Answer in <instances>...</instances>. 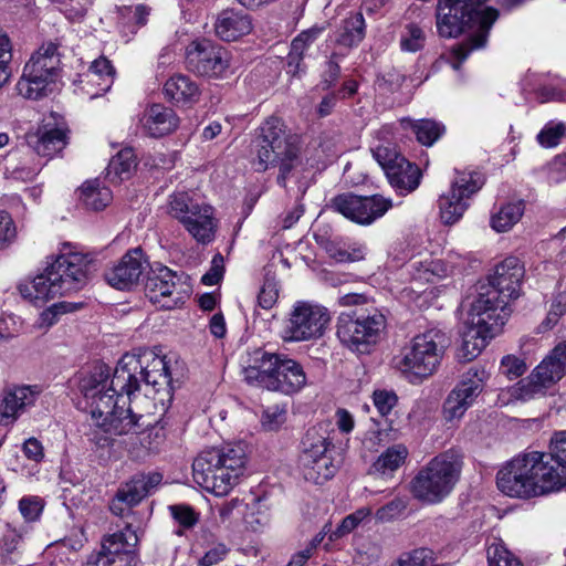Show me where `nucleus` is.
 Returning <instances> with one entry per match:
<instances>
[{"label":"nucleus","mask_w":566,"mask_h":566,"mask_svg":"<svg viewBox=\"0 0 566 566\" xmlns=\"http://www.w3.org/2000/svg\"><path fill=\"white\" fill-rule=\"evenodd\" d=\"M170 363L166 355L139 348L125 354L112 375L106 365L99 364L83 377L80 390L95 427L88 434L90 440L104 448L117 436L138 433L153 427L157 419L135 412L130 403L142 389L145 397L153 395L154 405L159 402L163 409L171 402L174 368Z\"/></svg>","instance_id":"1"},{"label":"nucleus","mask_w":566,"mask_h":566,"mask_svg":"<svg viewBox=\"0 0 566 566\" xmlns=\"http://www.w3.org/2000/svg\"><path fill=\"white\" fill-rule=\"evenodd\" d=\"M488 0H439L437 7V29L443 38H457L464 29L476 30L452 53L457 59L452 66L458 70L461 63L474 51L485 46L490 30L499 18L492 7L483 8Z\"/></svg>","instance_id":"2"},{"label":"nucleus","mask_w":566,"mask_h":566,"mask_svg":"<svg viewBox=\"0 0 566 566\" xmlns=\"http://www.w3.org/2000/svg\"><path fill=\"white\" fill-rule=\"evenodd\" d=\"M94 271V260L87 254H62L45 269L44 273L34 277L31 284L21 286L20 291L25 298L35 304L44 303L50 298L83 289Z\"/></svg>","instance_id":"3"},{"label":"nucleus","mask_w":566,"mask_h":566,"mask_svg":"<svg viewBox=\"0 0 566 566\" xmlns=\"http://www.w3.org/2000/svg\"><path fill=\"white\" fill-rule=\"evenodd\" d=\"M248 384L284 395L298 392L306 385L302 365L285 354L256 348L249 353L243 368Z\"/></svg>","instance_id":"4"},{"label":"nucleus","mask_w":566,"mask_h":566,"mask_svg":"<svg viewBox=\"0 0 566 566\" xmlns=\"http://www.w3.org/2000/svg\"><path fill=\"white\" fill-rule=\"evenodd\" d=\"M245 461L242 444L205 450L192 463L193 480L217 496L227 495L243 474Z\"/></svg>","instance_id":"5"},{"label":"nucleus","mask_w":566,"mask_h":566,"mask_svg":"<svg viewBox=\"0 0 566 566\" xmlns=\"http://www.w3.org/2000/svg\"><path fill=\"white\" fill-rule=\"evenodd\" d=\"M296 137L287 134L282 119L270 117L261 127L258 138V159L261 169L279 165V185L285 187L289 175L301 166Z\"/></svg>","instance_id":"6"},{"label":"nucleus","mask_w":566,"mask_h":566,"mask_svg":"<svg viewBox=\"0 0 566 566\" xmlns=\"http://www.w3.org/2000/svg\"><path fill=\"white\" fill-rule=\"evenodd\" d=\"M524 266L516 256H509L499 263L488 284L476 287V296L470 304L474 311H494V314H505V322L511 315L509 302L520 296Z\"/></svg>","instance_id":"7"},{"label":"nucleus","mask_w":566,"mask_h":566,"mask_svg":"<svg viewBox=\"0 0 566 566\" xmlns=\"http://www.w3.org/2000/svg\"><path fill=\"white\" fill-rule=\"evenodd\" d=\"M499 490L507 496L528 499L554 492L537 451L518 455L504 465L496 475Z\"/></svg>","instance_id":"8"},{"label":"nucleus","mask_w":566,"mask_h":566,"mask_svg":"<svg viewBox=\"0 0 566 566\" xmlns=\"http://www.w3.org/2000/svg\"><path fill=\"white\" fill-rule=\"evenodd\" d=\"M461 470L462 461L455 452L440 453L412 479L410 490L413 497L428 504L440 503L454 489Z\"/></svg>","instance_id":"9"},{"label":"nucleus","mask_w":566,"mask_h":566,"mask_svg":"<svg viewBox=\"0 0 566 566\" xmlns=\"http://www.w3.org/2000/svg\"><path fill=\"white\" fill-rule=\"evenodd\" d=\"M450 345L451 338L443 329L429 328L411 339L396 359V367L407 376L424 379L437 371Z\"/></svg>","instance_id":"10"},{"label":"nucleus","mask_w":566,"mask_h":566,"mask_svg":"<svg viewBox=\"0 0 566 566\" xmlns=\"http://www.w3.org/2000/svg\"><path fill=\"white\" fill-rule=\"evenodd\" d=\"M59 44L43 43L23 67L22 75L17 83L19 95L29 99H39L51 92L60 72Z\"/></svg>","instance_id":"11"},{"label":"nucleus","mask_w":566,"mask_h":566,"mask_svg":"<svg viewBox=\"0 0 566 566\" xmlns=\"http://www.w3.org/2000/svg\"><path fill=\"white\" fill-rule=\"evenodd\" d=\"M385 328L386 318L378 310H355L339 314L336 334L352 350L366 353L378 343Z\"/></svg>","instance_id":"12"},{"label":"nucleus","mask_w":566,"mask_h":566,"mask_svg":"<svg viewBox=\"0 0 566 566\" xmlns=\"http://www.w3.org/2000/svg\"><path fill=\"white\" fill-rule=\"evenodd\" d=\"M566 374V343L553 352L524 379L511 389L512 397L527 401L544 397Z\"/></svg>","instance_id":"13"},{"label":"nucleus","mask_w":566,"mask_h":566,"mask_svg":"<svg viewBox=\"0 0 566 566\" xmlns=\"http://www.w3.org/2000/svg\"><path fill=\"white\" fill-rule=\"evenodd\" d=\"M494 311H474L469 304L467 327L462 333V344L457 357L460 361H471L486 346L488 339L494 337L505 324V314H494Z\"/></svg>","instance_id":"14"},{"label":"nucleus","mask_w":566,"mask_h":566,"mask_svg":"<svg viewBox=\"0 0 566 566\" xmlns=\"http://www.w3.org/2000/svg\"><path fill=\"white\" fill-rule=\"evenodd\" d=\"M303 451L300 455V463L303 468L304 478L315 484H323L335 475L338 464L334 462L326 437L321 434L316 428L306 431L302 441Z\"/></svg>","instance_id":"15"},{"label":"nucleus","mask_w":566,"mask_h":566,"mask_svg":"<svg viewBox=\"0 0 566 566\" xmlns=\"http://www.w3.org/2000/svg\"><path fill=\"white\" fill-rule=\"evenodd\" d=\"M148 300L164 310H172L185 302L189 290L184 275L158 264L150 268L145 283Z\"/></svg>","instance_id":"16"},{"label":"nucleus","mask_w":566,"mask_h":566,"mask_svg":"<svg viewBox=\"0 0 566 566\" xmlns=\"http://www.w3.org/2000/svg\"><path fill=\"white\" fill-rule=\"evenodd\" d=\"M231 64V54L210 40L192 41L186 49V66L191 73L206 78H222Z\"/></svg>","instance_id":"17"},{"label":"nucleus","mask_w":566,"mask_h":566,"mask_svg":"<svg viewBox=\"0 0 566 566\" xmlns=\"http://www.w3.org/2000/svg\"><path fill=\"white\" fill-rule=\"evenodd\" d=\"M329 315L325 307L306 302L295 304L284 328V339L304 342L323 336Z\"/></svg>","instance_id":"18"},{"label":"nucleus","mask_w":566,"mask_h":566,"mask_svg":"<svg viewBox=\"0 0 566 566\" xmlns=\"http://www.w3.org/2000/svg\"><path fill=\"white\" fill-rule=\"evenodd\" d=\"M163 481L158 472H138L123 482L109 503L111 512L122 518L135 516L133 509L146 499Z\"/></svg>","instance_id":"19"},{"label":"nucleus","mask_w":566,"mask_h":566,"mask_svg":"<svg viewBox=\"0 0 566 566\" xmlns=\"http://www.w3.org/2000/svg\"><path fill=\"white\" fill-rule=\"evenodd\" d=\"M391 207V200L380 195L361 197L350 192L334 197L329 203V208L334 211L363 226L371 224L375 220L382 217Z\"/></svg>","instance_id":"20"},{"label":"nucleus","mask_w":566,"mask_h":566,"mask_svg":"<svg viewBox=\"0 0 566 566\" xmlns=\"http://www.w3.org/2000/svg\"><path fill=\"white\" fill-rule=\"evenodd\" d=\"M484 184L480 172H461L452 182L448 193L439 199L440 218L446 224L458 222L469 207L468 199Z\"/></svg>","instance_id":"21"},{"label":"nucleus","mask_w":566,"mask_h":566,"mask_svg":"<svg viewBox=\"0 0 566 566\" xmlns=\"http://www.w3.org/2000/svg\"><path fill=\"white\" fill-rule=\"evenodd\" d=\"M488 378L489 374L481 366H473L465 371L444 400V418L448 421L460 419L483 391Z\"/></svg>","instance_id":"22"},{"label":"nucleus","mask_w":566,"mask_h":566,"mask_svg":"<svg viewBox=\"0 0 566 566\" xmlns=\"http://www.w3.org/2000/svg\"><path fill=\"white\" fill-rule=\"evenodd\" d=\"M27 145L39 156L53 157L66 145V126L62 117L51 113L35 130L25 135Z\"/></svg>","instance_id":"23"},{"label":"nucleus","mask_w":566,"mask_h":566,"mask_svg":"<svg viewBox=\"0 0 566 566\" xmlns=\"http://www.w3.org/2000/svg\"><path fill=\"white\" fill-rule=\"evenodd\" d=\"M147 266L143 250L134 248L128 250L117 264L105 272V280L117 290L128 291L139 283Z\"/></svg>","instance_id":"24"},{"label":"nucleus","mask_w":566,"mask_h":566,"mask_svg":"<svg viewBox=\"0 0 566 566\" xmlns=\"http://www.w3.org/2000/svg\"><path fill=\"white\" fill-rule=\"evenodd\" d=\"M41 390L38 386L11 385L0 394V426H11L30 407L34 406Z\"/></svg>","instance_id":"25"},{"label":"nucleus","mask_w":566,"mask_h":566,"mask_svg":"<svg viewBox=\"0 0 566 566\" xmlns=\"http://www.w3.org/2000/svg\"><path fill=\"white\" fill-rule=\"evenodd\" d=\"M136 528L128 521L122 530L106 536L102 544V554L107 556L111 566H133L136 563L135 551L138 544Z\"/></svg>","instance_id":"26"},{"label":"nucleus","mask_w":566,"mask_h":566,"mask_svg":"<svg viewBox=\"0 0 566 566\" xmlns=\"http://www.w3.org/2000/svg\"><path fill=\"white\" fill-rule=\"evenodd\" d=\"M544 471L555 491L566 485V430L552 434L548 452H538Z\"/></svg>","instance_id":"27"},{"label":"nucleus","mask_w":566,"mask_h":566,"mask_svg":"<svg viewBox=\"0 0 566 566\" xmlns=\"http://www.w3.org/2000/svg\"><path fill=\"white\" fill-rule=\"evenodd\" d=\"M252 30L251 18L233 9L223 10L214 22V32L222 41H235Z\"/></svg>","instance_id":"28"},{"label":"nucleus","mask_w":566,"mask_h":566,"mask_svg":"<svg viewBox=\"0 0 566 566\" xmlns=\"http://www.w3.org/2000/svg\"><path fill=\"white\" fill-rule=\"evenodd\" d=\"M143 126L151 137H161L172 133L179 125L176 113L161 104H153L146 109Z\"/></svg>","instance_id":"29"},{"label":"nucleus","mask_w":566,"mask_h":566,"mask_svg":"<svg viewBox=\"0 0 566 566\" xmlns=\"http://www.w3.org/2000/svg\"><path fill=\"white\" fill-rule=\"evenodd\" d=\"M182 227L201 244H208L214 240L218 221L214 218V209L210 205L203 206L189 217Z\"/></svg>","instance_id":"30"},{"label":"nucleus","mask_w":566,"mask_h":566,"mask_svg":"<svg viewBox=\"0 0 566 566\" xmlns=\"http://www.w3.org/2000/svg\"><path fill=\"white\" fill-rule=\"evenodd\" d=\"M164 94L177 105H192L200 98L198 84L184 74L169 77L164 85Z\"/></svg>","instance_id":"31"},{"label":"nucleus","mask_w":566,"mask_h":566,"mask_svg":"<svg viewBox=\"0 0 566 566\" xmlns=\"http://www.w3.org/2000/svg\"><path fill=\"white\" fill-rule=\"evenodd\" d=\"M396 166L390 167L387 176L389 184L402 192L413 191L420 182L421 172L419 168L406 158L399 159Z\"/></svg>","instance_id":"32"},{"label":"nucleus","mask_w":566,"mask_h":566,"mask_svg":"<svg viewBox=\"0 0 566 566\" xmlns=\"http://www.w3.org/2000/svg\"><path fill=\"white\" fill-rule=\"evenodd\" d=\"M207 203L195 199L186 191L174 192L167 202V213L182 224Z\"/></svg>","instance_id":"33"},{"label":"nucleus","mask_w":566,"mask_h":566,"mask_svg":"<svg viewBox=\"0 0 566 566\" xmlns=\"http://www.w3.org/2000/svg\"><path fill=\"white\" fill-rule=\"evenodd\" d=\"M115 70L106 57H98L92 62L87 73L85 74L88 84H96L98 90L92 92V97H97L107 92L114 80Z\"/></svg>","instance_id":"34"},{"label":"nucleus","mask_w":566,"mask_h":566,"mask_svg":"<svg viewBox=\"0 0 566 566\" xmlns=\"http://www.w3.org/2000/svg\"><path fill=\"white\" fill-rule=\"evenodd\" d=\"M401 123L405 127H409L417 140L424 146H432L446 132L444 125L433 119L406 118Z\"/></svg>","instance_id":"35"},{"label":"nucleus","mask_w":566,"mask_h":566,"mask_svg":"<svg viewBox=\"0 0 566 566\" xmlns=\"http://www.w3.org/2000/svg\"><path fill=\"white\" fill-rule=\"evenodd\" d=\"M365 27L363 13H352L343 21L338 30L337 42L348 48L357 45L365 36Z\"/></svg>","instance_id":"36"},{"label":"nucleus","mask_w":566,"mask_h":566,"mask_svg":"<svg viewBox=\"0 0 566 566\" xmlns=\"http://www.w3.org/2000/svg\"><path fill=\"white\" fill-rule=\"evenodd\" d=\"M408 449L403 444H395L382 452L370 467V473L381 475L396 471L406 460Z\"/></svg>","instance_id":"37"},{"label":"nucleus","mask_w":566,"mask_h":566,"mask_svg":"<svg viewBox=\"0 0 566 566\" xmlns=\"http://www.w3.org/2000/svg\"><path fill=\"white\" fill-rule=\"evenodd\" d=\"M136 157L132 148H124L114 156L107 167L111 181L128 179L136 168Z\"/></svg>","instance_id":"38"},{"label":"nucleus","mask_w":566,"mask_h":566,"mask_svg":"<svg viewBox=\"0 0 566 566\" xmlns=\"http://www.w3.org/2000/svg\"><path fill=\"white\" fill-rule=\"evenodd\" d=\"M81 198L88 209L98 211L109 205L113 196L109 188L102 187L97 180H91L82 186Z\"/></svg>","instance_id":"39"},{"label":"nucleus","mask_w":566,"mask_h":566,"mask_svg":"<svg viewBox=\"0 0 566 566\" xmlns=\"http://www.w3.org/2000/svg\"><path fill=\"white\" fill-rule=\"evenodd\" d=\"M523 211V202L507 203L491 218V226L497 232H505L521 219Z\"/></svg>","instance_id":"40"},{"label":"nucleus","mask_w":566,"mask_h":566,"mask_svg":"<svg viewBox=\"0 0 566 566\" xmlns=\"http://www.w3.org/2000/svg\"><path fill=\"white\" fill-rule=\"evenodd\" d=\"M326 253L337 262H356L364 259L365 252L360 245L347 247L337 240L324 242Z\"/></svg>","instance_id":"41"},{"label":"nucleus","mask_w":566,"mask_h":566,"mask_svg":"<svg viewBox=\"0 0 566 566\" xmlns=\"http://www.w3.org/2000/svg\"><path fill=\"white\" fill-rule=\"evenodd\" d=\"M370 514L371 510L369 507H361L347 515L342 520L337 528L331 533L329 541L334 542L349 534Z\"/></svg>","instance_id":"42"},{"label":"nucleus","mask_w":566,"mask_h":566,"mask_svg":"<svg viewBox=\"0 0 566 566\" xmlns=\"http://www.w3.org/2000/svg\"><path fill=\"white\" fill-rule=\"evenodd\" d=\"M168 510L174 520L185 528L193 527L199 521V514L188 504H172Z\"/></svg>","instance_id":"43"},{"label":"nucleus","mask_w":566,"mask_h":566,"mask_svg":"<svg viewBox=\"0 0 566 566\" xmlns=\"http://www.w3.org/2000/svg\"><path fill=\"white\" fill-rule=\"evenodd\" d=\"M230 553V548L222 542H211L207 545L199 566H214L221 563Z\"/></svg>","instance_id":"44"},{"label":"nucleus","mask_w":566,"mask_h":566,"mask_svg":"<svg viewBox=\"0 0 566 566\" xmlns=\"http://www.w3.org/2000/svg\"><path fill=\"white\" fill-rule=\"evenodd\" d=\"M566 136L564 123L547 124L537 135L538 143L544 147H555Z\"/></svg>","instance_id":"45"},{"label":"nucleus","mask_w":566,"mask_h":566,"mask_svg":"<svg viewBox=\"0 0 566 566\" xmlns=\"http://www.w3.org/2000/svg\"><path fill=\"white\" fill-rule=\"evenodd\" d=\"M306 51L307 48L304 45L302 38L296 36L291 43V50L286 57L287 73L296 75L303 71L302 61Z\"/></svg>","instance_id":"46"},{"label":"nucleus","mask_w":566,"mask_h":566,"mask_svg":"<svg viewBox=\"0 0 566 566\" xmlns=\"http://www.w3.org/2000/svg\"><path fill=\"white\" fill-rule=\"evenodd\" d=\"M488 560L489 566H523L522 563L502 545H492L488 548Z\"/></svg>","instance_id":"47"},{"label":"nucleus","mask_w":566,"mask_h":566,"mask_svg":"<svg viewBox=\"0 0 566 566\" xmlns=\"http://www.w3.org/2000/svg\"><path fill=\"white\" fill-rule=\"evenodd\" d=\"M424 39V33L418 25L408 24L400 41L401 49L407 52H417L423 48Z\"/></svg>","instance_id":"48"},{"label":"nucleus","mask_w":566,"mask_h":566,"mask_svg":"<svg viewBox=\"0 0 566 566\" xmlns=\"http://www.w3.org/2000/svg\"><path fill=\"white\" fill-rule=\"evenodd\" d=\"M371 151L374 158L382 168L386 175L388 174L390 167L396 166L398 163H400L399 159L405 158L394 147L389 146H378Z\"/></svg>","instance_id":"49"},{"label":"nucleus","mask_w":566,"mask_h":566,"mask_svg":"<svg viewBox=\"0 0 566 566\" xmlns=\"http://www.w3.org/2000/svg\"><path fill=\"white\" fill-rule=\"evenodd\" d=\"M52 2L60 3V10L71 21L81 20L87 11L90 6L88 0H51Z\"/></svg>","instance_id":"50"},{"label":"nucleus","mask_w":566,"mask_h":566,"mask_svg":"<svg viewBox=\"0 0 566 566\" xmlns=\"http://www.w3.org/2000/svg\"><path fill=\"white\" fill-rule=\"evenodd\" d=\"M399 560L406 566H431L433 562V552L421 547L408 553H403Z\"/></svg>","instance_id":"51"},{"label":"nucleus","mask_w":566,"mask_h":566,"mask_svg":"<svg viewBox=\"0 0 566 566\" xmlns=\"http://www.w3.org/2000/svg\"><path fill=\"white\" fill-rule=\"evenodd\" d=\"M286 420V410L280 406L269 407L264 410L261 419L263 429L268 431L277 430Z\"/></svg>","instance_id":"52"},{"label":"nucleus","mask_w":566,"mask_h":566,"mask_svg":"<svg viewBox=\"0 0 566 566\" xmlns=\"http://www.w3.org/2000/svg\"><path fill=\"white\" fill-rule=\"evenodd\" d=\"M500 368L501 373L509 379H516L527 370V366L524 359L514 355L504 356L501 360Z\"/></svg>","instance_id":"53"},{"label":"nucleus","mask_w":566,"mask_h":566,"mask_svg":"<svg viewBox=\"0 0 566 566\" xmlns=\"http://www.w3.org/2000/svg\"><path fill=\"white\" fill-rule=\"evenodd\" d=\"M279 297L277 283L274 280L266 279L258 295V305L263 310H271Z\"/></svg>","instance_id":"54"},{"label":"nucleus","mask_w":566,"mask_h":566,"mask_svg":"<svg viewBox=\"0 0 566 566\" xmlns=\"http://www.w3.org/2000/svg\"><path fill=\"white\" fill-rule=\"evenodd\" d=\"M407 507V501L402 497H396L376 512V518L380 522H388L398 517Z\"/></svg>","instance_id":"55"},{"label":"nucleus","mask_w":566,"mask_h":566,"mask_svg":"<svg viewBox=\"0 0 566 566\" xmlns=\"http://www.w3.org/2000/svg\"><path fill=\"white\" fill-rule=\"evenodd\" d=\"M19 510L25 521L32 522L40 516L43 504L36 496H25L20 500Z\"/></svg>","instance_id":"56"},{"label":"nucleus","mask_w":566,"mask_h":566,"mask_svg":"<svg viewBox=\"0 0 566 566\" xmlns=\"http://www.w3.org/2000/svg\"><path fill=\"white\" fill-rule=\"evenodd\" d=\"M405 81V75L396 70H390L377 78V85L380 90L387 92H397Z\"/></svg>","instance_id":"57"},{"label":"nucleus","mask_w":566,"mask_h":566,"mask_svg":"<svg viewBox=\"0 0 566 566\" xmlns=\"http://www.w3.org/2000/svg\"><path fill=\"white\" fill-rule=\"evenodd\" d=\"M148 10L144 6L123 7L119 9V14L123 19L127 20L128 23H134L136 27L145 25Z\"/></svg>","instance_id":"58"},{"label":"nucleus","mask_w":566,"mask_h":566,"mask_svg":"<svg viewBox=\"0 0 566 566\" xmlns=\"http://www.w3.org/2000/svg\"><path fill=\"white\" fill-rule=\"evenodd\" d=\"M223 275V256L221 254H217L213 256L211 261V266L209 271L203 274L201 281L206 285H216L219 283Z\"/></svg>","instance_id":"59"},{"label":"nucleus","mask_w":566,"mask_h":566,"mask_svg":"<svg viewBox=\"0 0 566 566\" xmlns=\"http://www.w3.org/2000/svg\"><path fill=\"white\" fill-rule=\"evenodd\" d=\"M15 237V228L11 217L6 212H0V250L7 247Z\"/></svg>","instance_id":"60"},{"label":"nucleus","mask_w":566,"mask_h":566,"mask_svg":"<svg viewBox=\"0 0 566 566\" xmlns=\"http://www.w3.org/2000/svg\"><path fill=\"white\" fill-rule=\"evenodd\" d=\"M20 331V323L13 315H6L0 317V338L8 340Z\"/></svg>","instance_id":"61"},{"label":"nucleus","mask_w":566,"mask_h":566,"mask_svg":"<svg viewBox=\"0 0 566 566\" xmlns=\"http://www.w3.org/2000/svg\"><path fill=\"white\" fill-rule=\"evenodd\" d=\"M397 401V397L394 394H389L387 391H376L374 392V402L377 407L378 411L381 415H387L391 408L395 406Z\"/></svg>","instance_id":"62"},{"label":"nucleus","mask_w":566,"mask_h":566,"mask_svg":"<svg viewBox=\"0 0 566 566\" xmlns=\"http://www.w3.org/2000/svg\"><path fill=\"white\" fill-rule=\"evenodd\" d=\"M340 67L336 61H334V55L326 62V69L323 73V84L324 88H329L339 77Z\"/></svg>","instance_id":"63"},{"label":"nucleus","mask_w":566,"mask_h":566,"mask_svg":"<svg viewBox=\"0 0 566 566\" xmlns=\"http://www.w3.org/2000/svg\"><path fill=\"white\" fill-rule=\"evenodd\" d=\"M23 452L30 460L39 462L43 458V447L35 438L28 439L23 444Z\"/></svg>","instance_id":"64"}]
</instances>
